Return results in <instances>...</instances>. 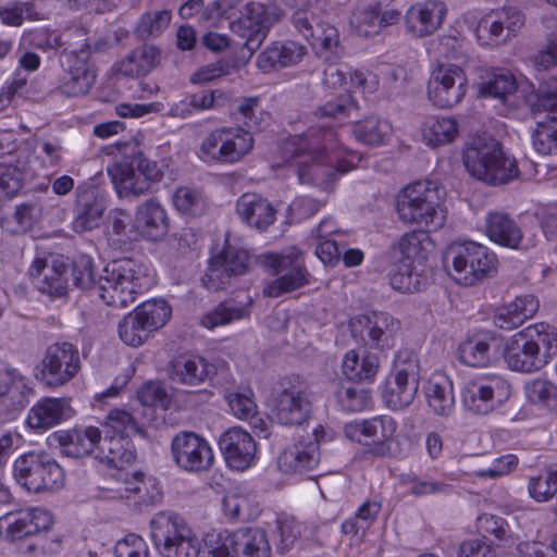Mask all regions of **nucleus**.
<instances>
[{"mask_svg":"<svg viewBox=\"0 0 557 557\" xmlns=\"http://www.w3.org/2000/svg\"><path fill=\"white\" fill-rule=\"evenodd\" d=\"M96 459L109 467L122 469L135 461L136 454L128 437L106 434L98 444Z\"/></svg>","mask_w":557,"mask_h":557,"instance_id":"nucleus-40","label":"nucleus"},{"mask_svg":"<svg viewBox=\"0 0 557 557\" xmlns=\"http://www.w3.org/2000/svg\"><path fill=\"white\" fill-rule=\"evenodd\" d=\"M318 146L309 134L290 137L282 143L284 162H295L300 183H321L320 174L331 173L330 169L317 163Z\"/></svg>","mask_w":557,"mask_h":557,"instance_id":"nucleus-22","label":"nucleus"},{"mask_svg":"<svg viewBox=\"0 0 557 557\" xmlns=\"http://www.w3.org/2000/svg\"><path fill=\"white\" fill-rule=\"evenodd\" d=\"M517 89L516 77L506 70L492 71L486 79L480 84V95L483 97H493L507 103L508 97Z\"/></svg>","mask_w":557,"mask_h":557,"instance_id":"nucleus-50","label":"nucleus"},{"mask_svg":"<svg viewBox=\"0 0 557 557\" xmlns=\"http://www.w3.org/2000/svg\"><path fill=\"white\" fill-rule=\"evenodd\" d=\"M150 533L162 557H198L200 543L175 512L160 511L150 520Z\"/></svg>","mask_w":557,"mask_h":557,"instance_id":"nucleus-7","label":"nucleus"},{"mask_svg":"<svg viewBox=\"0 0 557 557\" xmlns=\"http://www.w3.org/2000/svg\"><path fill=\"white\" fill-rule=\"evenodd\" d=\"M134 311L152 333L166 324L172 309L164 299H151L140 304Z\"/></svg>","mask_w":557,"mask_h":557,"instance_id":"nucleus-53","label":"nucleus"},{"mask_svg":"<svg viewBox=\"0 0 557 557\" xmlns=\"http://www.w3.org/2000/svg\"><path fill=\"white\" fill-rule=\"evenodd\" d=\"M494 337L488 333L476 334L459 345V360L470 367H484L491 362V343Z\"/></svg>","mask_w":557,"mask_h":557,"instance_id":"nucleus-47","label":"nucleus"},{"mask_svg":"<svg viewBox=\"0 0 557 557\" xmlns=\"http://www.w3.org/2000/svg\"><path fill=\"white\" fill-rule=\"evenodd\" d=\"M307 48L293 40L275 41L257 58V66L263 73H272L301 62Z\"/></svg>","mask_w":557,"mask_h":557,"instance_id":"nucleus-31","label":"nucleus"},{"mask_svg":"<svg viewBox=\"0 0 557 557\" xmlns=\"http://www.w3.org/2000/svg\"><path fill=\"white\" fill-rule=\"evenodd\" d=\"M162 52L153 45H141L133 49L116 66L120 74L138 78L148 75L161 62Z\"/></svg>","mask_w":557,"mask_h":557,"instance_id":"nucleus-39","label":"nucleus"},{"mask_svg":"<svg viewBox=\"0 0 557 557\" xmlns=\"http://www.w3.org/2000/svg\"><path fill=\"white\" fill-rule=\"evenodd\" d=\"M171 453L175 465L181 470L190 473L208 471L214 461L210 444L195 432L177 433L172 438Z\"/></svg>","mask_w":557,"mask_h":557,"instance_id":"nucleus-20","label":"nucleus"},{"mask_svg":"<svg viewBox=\"0 0 557 557\" xmlns=\"http://www.w3.org/2000/svg\"><path fill=\"white\" fill-rule=\"evenodd\" d=\"M85 34L77 29L69 34H59L48 28H37L25 32L23 34L22 41L25 46L30 48L48 51L58 50L62 47H69L70 44H73L70 40L72 37L82 38V40H85L83 38Z\"/></svg>","mask_w":557,"mask_h":557,"instance_id":"nucleus-45","label":"nucleus"},{"mask_svg":"<svg viewBox=\"0 0 557 557\" xmlns=\"http://www.w3.org/2000/svg\"><path fill=\"white\" fill-rule=\"evenodd\" d=\"M91 49L89 44L79 47L70 44L63 48L60 64L64 71L57 89L65 97H81L88 94L96 79V73L89 63Z\"/></svg>","mask_w":557,"mask_h":557,"instance_id":"nucleus-12","label":"nucleus"},{"mask_svg":"<svg viewBox=\"0 0 557 557\" xmlns=\"http://www.w3.org/2000/svg\"><path fill=\"white\" fill-rule=\"evenodd\" d=\"M253 148L249 131L223 127L212 131L201 143L200 158L208 163L233 164Z\"/></svg>","mask_w":557,"mask_h":557,"instance_id":"nucleus-14","label":"nucleus"},{"mask_svg":"<svg viewBox=\"0 0 557 557\" xmlns=\"http://www.w3.org/2000/svg\"><path fill=\"white\" fill-rule=\"evenodd\" d=\"M0 524L5 527L7 539L15 542L47 532L53 524V518L46 509L29 508L4 515Z\"/></svg>","mask_w":557,"mask_h":557,"instance_id":"nucleus-25","label":"nucleus"},{"mask_svg":"<svg viewBox=\"0 0 557 557\" xmlns=\"http://www.w3.org/2000/svg\"><path fill=\"white\" fill-rule=\"evenodd\" d=\"M392 131L391 124L377 116H368L354 125L355 137L370 146H379L384 143Z\"/></svg>","mask_w":557,"mask_h":557,"instance_id":"nucleus-52","label":"nucleus"},{"mask_svg":"<svg viewBox=\"0 0 557 557\" xmlns=\"http://www.w3.org/2000/svg\"><path fill=\"white\" fill-rule=\"evenodd\" d=\"M104 202L94 189L78 193L75 205V218L72 226L76 233H85L100 225Z\"/></svg>","mask_w":557,"mask_h":557,"instance_id":"nucleus-38","label":"nucleus"},{"mask_svg":"<svg viewBox=\"0 0 557 557\" xmlns=\"http://www.w3.org/2000/svg\"><path fill=\"white\" fill-rule=\"evenodd\" d=\"M175 208L187 215H200L206 208V201L201 193L188 187L178 188L173 196Z\"/></svg>","mask_w":557,"mask_h":557,"instance_id":"nucleus-60","label":"nucleus"},{"mask_svg":"<svg viewBox=\"0 0 557 557\" xmlns=\"http://www.w3.org/2000/svg\"><path fill=\"white\" fill-rule=\"evenodd\" d=\"M72 276L76 287L96 288L99 297L114 308H125L134 304L149 284L141 267L128 258L108 263L96 280L92 259L87 255H78L73 261Z\"/></svg>","mask_w":557,"mask_h":557,"instance_id":"nucleus-1","label":"nucleus"},{"mask_svg":"<svg viewBox=\"0 0 557 557\" xmlns=\"http://www.w3.org/2000/svg\"><path fill=\"white\" fill-rule=\"evenodd\" d=\"M444 263L451 265L449 274L461 285L471 286L493 276L497 271V257L486 246L475 242L450 244L444 252Z\"/></svg>","mask_w":557,"mask_h":557,"instance_id":"nucleus-6","label":"nucleus"},{"mask_svg":"<svg viewBox=\"0 0 557 557\" xmlns=\"http://www.w3.org/2000/svg\"><path fill=\"white\" fill-rule=\"evenodd\" d=\"M419 383L420 364L417 355L410 350H400L383 392L386 406L392 410L408 407L418 393Z\"/></svg>","mask_w":557,"mask_h":557,"instance_id":"nucleus-11","label":"nucleus"},{"mask_svg":"<svg viewBox=\"0 0 557 557\" xmlns=\"http://www.w3.org/2000/svg\"><path fill=\"white\" fill-rule=\"evenodd\" d=\"M478 523L481 531L495 536L497 541L504 544L513 543V535L508 522L504 518L484 513L479 517Z\"/></svg>","mask_w":557,"mask_h":557,"instance_id":"nucleus-63","label":"nucleus"},{"mask_svg":"<svg viewBox=\"0 0 557 557\" xmlns=\"http://www.w3.org/2000/svg\"><path fill=\"white\" fill-rule=\"evenodd\" d=\"M433 249V243L428 232L414 230L406 232L393 243L389 249L391 258L399 263L412 264L425 261Z\"/></svg>","mask_w":557,"mask_h":557,"instance_id":"nucleus-32","label":"nucleus"},{"mask_svg":"<svg viewBox=\"0 0 557 557\" xmlns=\"http://www.w3.org/2000/svg\"><path fill=\"white\" fill-rule=\"evenodd\" d=\"M388 277L392 288L403 294H411L420 289L418 275L412 272V264L395 261Z\"/></svg>","mask_w":557,"mask_h":557,"instance_id":"nucleus-59","label":"nucleus"},{"mask_svg":"<svg viewBox=\"0 0 557 557\" xmlns=\"http://www.w3.org/2000/svg\"><path fill=\"white\" fill-rule=\"evenodd\" d=\"M320 449L317 441L298 442L285 448L277 458L278 469L288 474L306 473L318 467Z\"/></svg>","mask_w":557,"mask_h":557,"instance_id":"nucleus-33","label":"nucleus"},{"mask_svg":"<svg viewBox=\"0 0 557 557\" xmlns=\"http://www.w3.org/2000/svg\"><path fill=\"white\" fill-rule=\"evenodd\" d=\"M62 451L73 458H83L92 456L96 459L98 444L101 441V431L95 426H88L84 430H72L67 432L54 433Z\"/></svg>","mask_w":557,"mask_h":557,"instance_id":"nucleus-36","label":"nucleus"},{"mask_svg":"<svg viewBox=\"0 0 557 557\" xmlns=\"http://www.w3.org/2000/svg\"><path fill=\"white\" fill-rule=\"evenodd\" d=\"M120 158L108 168L120 197H138L162 178L157 162L148 160L137 144H117Z\"/></svg>","mask_w":557,"mask_h":557,"instance_id":"nucleus-4","label":"nucleus"},{"mask_svg":"<svg viewBox=\"0 0 557 557\" xmlns=\"http://www.w3.org/2000/svg\"><path fill=\"white\" fill-rule=\"evenodd\" d=\"M467 83L465 71L459 65L440 63L428 83L429 99L438 108H451L465 97Z\"/></svg>","mask_w":557,"mask_h":557,"instance_id":"nucleus-21","label":"nucleus"},{"mask_svg":"<svg viewBox=\"0 0 557 557\" xmlns=\"http://www.w3.org/2000/svg\"><path fill=\"white\" fill-rule=\"evenodd\" d=\"M82 368L78 348L70 342L50 344L41 360V380L50 387L72 381Z\"/></svg>","mask_w":557,"mask_h":557,"instance_id":"nucleus-17","label":"nucleus"},{"mask_svg":"<svg viewBox=\"0 0 557 557\" xmlns=\"http://www.w3.org/2000/svg\"><path fill=\"white\" fill-rule=\"evenodd\" d=\"M134 227L149 240L163 238L169 231L165 210L153 199L145 201L137 208Z\"/></svg>","mask_w":557,"mask_h":557,"instance_id":"nucleus-35","label":"nucleus"},{"mask_svg":"<svg viewBox=\"0 0 557 557\" xmlns=\"http://www.w3.org/2000/svg\"><path fill=\"white\" fill-rule=\"evenodd\" d=\"M249 270V252L231 244L226 238L222 246L216 245L212 248L202 283L211 290L223 289L234 277L242 276Z\"/></svg>","mask_w":557,"mask_h":557,"instance_id":"nucleus-13","label":"nucleus"},{"mask_svg":"<svg viewBox=\"0 0 557 557\" xmlns=\"http://www.w3.org/2000/svg\"><path fill=\"white\" fill-rule=\"evenodd\" d=\"M336 398L342 409L349 412L361 411L370 403L369 392L354 382L342 384L336 391Z\"/></svg>","mask_w":557,"mask_h":557,"instance_id":"nucleus-54","label":"nucleus"},{"mask_svg":"<svg viewBox=\"0 0 557 557\" xmlns=\"http://www.w3.org/2000/svg\"><path fill=\"white\" fill-rule=\"evenodd\" d=\"M74 411L69 398H44L30 410L27 424L30 429L46 431L71 418Z\"/></svg>","mask_w":557,"mask_h":557,"instance_id":"nucleus-34","label":"nucleus"},{"mask_svg":"<svg viewBox=\"0 0 557 557\" xmlns=\"http://www.w3.org/2000/svg\"><path fill=\"white\" fill-rule=\"evenodd\" d=\"M16 482L29 492L55 491L63 486L64 471L46 453H26L13 465Z\"/></svg>","mask_w":557,"mask_h":557,"instance_id":"nucleus-10","label":"nucleus"},{"mask_svg":"<svg viewBox=\"0 0 557 557\" xmlns=\"http://www.w3.org/2000/svg\"><path fill=\"white\" fill-rule=\"evenodd\" d=\"M310 44L318 57L330 63L337 62L346 53L338 29L331 24L322 23L318 25Z\"/></svg>","mask_w":557,"mask_h":557,"instance_id":"nucleus-44","label":"nucleus"},{"mask_svg":"<svg viewBox=\"0 0 557 557\" xmlns=\"http://www.w3.org/2000/svg\"><path fill=\"white\" fill-rule=\"evenodd\" d=\"M528 399L549 410H557V385L547 380L535 379L525 385Z\"/></svg>","mask_w":557,"mask_h":557,"instance_id":"nucleus-55","label":"nucleus"},{"mask_svg":"<svg viewBox=\"0 0 557 557\" xmlns=\"http://www.w3.org/2000/svg\"><path fill=\"white\" fill-rule=\"evenodd\" d=\"M282 10L260 2H248L240 15L230 23L233 33L244 38V49L251 55L267 38L270 28L281 20Z\"/></svg>","mask_w":557,"mask_h":557,"instance_id":"nucleus-15","label":"nucleus"},{"mask_svg":"<svg viewBox=\"0 0 557 557\" xmlns=\"http://www.w3.org/2000/svg\"><path fill=\"white\" fill-rule=\"evenodd\" d=\"M457 134L458 124L453 117L431 116L424 122L422 128L423 140L434 148L450 144Z\"/></svg>","mask_w":557,"mask_h":557,"instance_id":"nucleus-48","label":"nucleus"},{"mask_svg":"<svg viewBox=\"0 0 557 557\" xmlns=\"http://www.w3.org/2000/svg\"><path fill=\"white\" fill-rule=\"evenodd\" d=\"M29 152L25 149L0 156V199L15 196L23 187Z\"/></svg>","mask_w":557,"mask_h":557,"instance_id":"nucleus-30","label":"nucleus"},{"mask_svg":"<svg viewBox=\"0 0 557 557\" xmlns=\"http://www.w3.org/2000/svg\"><path fill=\"white\" fill-rule=\"evenodd\" d=\"M150 334V331L135 311L125 315L119 324L120 338L126 345L133 347L140 346Z\"/></svg>","mask_w":557,"mask_h":557,"instance_id":"nucleus-56","label":"nucleus"},{"mask_svg":"<svg viewBox=\"0 0 557 557\" xmlns=\"http://www.w3.org/2000/svg\"><path fill=\"white\" fill-rule=\"evenodd\" d=\"M310 137L312 143L318 146L317 163L331 170V173L320 174L322 181L321 183H315L317 185H322L327 181H333L337 172L346 173L354 166L351 161L338 160L337 157H333L332 154H334V151H331V154L325 153L326 150L334 149L336 134L333 129H324L321 140L318 137H315L313 133H310Z\"/></svg>","mask_w":557,"mask_h":557,"instance_id":"nucleus-42","label":"nucleus"},{"mask_svg":"<svg viewBox=\"0 0 557 557\" xmlns=\"http://www.w3.org/2000/svg\"><path fill=\"white\" fill-rule=\"evenodd\" d=\"M529 493L537 502H547L557 495V471H547L530 479Z\"/></svg>","mask_w":557,"mask_h":557,"instance_id":"nucleus-62","label":"nucleus"},{"mask_svg":"<svg viewBox=\"0 0 557 557\" xmlns=\"http://www.w3.org/2000/svg\"><path fill=\"white\" fill-rule=\"evenodd\" d=\"M555 122L541 121L532 133L534 149L544 156L557 153V125Z\"/></svg>","mask_w":557,"mask_h":557,"instance_id":"nucleus-58","label":"nucleus"},{"mask_svg":"<svg viewBox=\"0 0 557 557\" xmlns=\"http://www.w3.org/2000/svg\"><path fill=\"white\" fill-rule=\"evenodd\" d=\"M205 545L213 557H271L272 552L267 533L257 528L209 532Z\"/></svg>","mask_w":557,"mask_h":557,"instance_id":"nucleus-8","label":"nucleus"},{"mask_svg":"<svg viewBox=\"0 0 557 557\" xmlns=\"http://www.w3.org/2000/svg\"><path fill=\"white\" fill-rule=\"evenodd\" d=\"M349 327L351 335L366 346L384 350L394 345L400 322L387 312L372 311L354 317Z\"/></svg>","mask_w":557,"mask_h":557,"instance_id":"nucleus-19","label":"nucleus"},{"mask_svg":"<svg viewBox=\"0 0 557 557\" xmlns=\"http://www.w3.org/2000/svg\"><path fill=\"white\" fill-rule=\"evenodd\" d=\"M251 299L247 297L246 301L235 299L225 300L219 304L203 319L202 324L208 329H214L244 319L250 314Z\"/></svg>","mask_w":557,"mask_h":557,"instance_id":"nucleus-46","label":"nucleus"},{"mask_svg":"<svg viewBox=\"0 0 557 557\" xmlns=\"http://www.w3.org/2000/svg\"><path fill=\"white\" fill-rule=\"evenodd\" d=\"M524 24L523 14L515 8H504L494 16H485L479 24L480 37L485 36L490 44L502 45L515 37Z\"/></svg>","mask_w":557,"mask_h":557,"instance_id":"nucleus-28","label":"nucleus"},{"mask_svg":"<svg viewBox=\"0 0 557 557\" xmlns=\"http://www.w3.org/2000/svg\"><path fill=\"white\" fill-rule=\"evenodd\" d=\"M219 446L227 465L236 470L247 469L257 451L252 436L240 428L224 432L220 436Z\"/></svg>","mask_w":557,"mask_h":557,"instance_id":"nucleus-27","label":"nucleus"},{"mask_svg":"<svg viewBox=\"0 0 557 557\" xmlns=\"http://www.w3.org/2000/svg\"><path fill=\"white\" fill-rule=\"evenodd\" d=\"M262 262L270 273L276 275L263 290L268 297L277 298L309 284L310 273L305 265L304 256L295 247L281 253L264 255Z\"/></svg>","mask_w":557,"mask_h":557,"instance_id":"nucleus-9","label":"nucleus"},{"mask_svg":"<svg viewBox=\"0 0 557 557\" xmlns=\"http://www.w3.org/2000/svg\"><path fill=\"white\" fill-rule=\"evenodd\" d=\"M312 413V401L300 386L283 388L274 399L273 414L282 425H302Z\"/></svg>","mask_w":557,"mask_h":557,"instance_id":"nucleus-24","label":"nucleus"},{"mask_svg":"<svg viewBox=\"0 0 557 557\" xmlns=\"http://www.w3.org/2000/svg\"><path fill=\"white\" fill-rule=\"evenodd\" d=\"M69 270L63 260L37 258L29 268V276L35 287L50 298L64 297L69 287Z\"/></svg>","mask_w":557,"mask_h":557,"instance_id":"nucleus-26","label":"nucleus"},{"mask_svg":"<svg viewBox=\"0 0 557 557\" xmlns=\"http://www.w3.org/2000/svg\"><path fill=\"white\" fill-rule=\"evenodd\" d=\"M358 110V104L352 97L349 94H344L317 108L314 114L319 117L342 119L350 116Z\"/></svg>","mask_w":557,"mask_h":557,"instance_id":"nucleus-61","label":"nucleus"},{"mask_svg":"<svg viewBox=\"0 0 557 557\" xmlns=\"http://www.w3.org/2000/svg\"><path fill=\"white\" fill-rule=\"evenodd\" d=\"M116 494L123 499H134L136 503L153 505L161 499V493L153 488L148 491V484L140 472L133 473L132 478H126L123 484L117 487Z\"/></svg>","mask_w":557,"mask_h":557,"instance_id":"nucleus-51","label":"nucleus"},{"mask_svg":"<svg viewBox=\"0 0 557 557\" xmlns=\"http://www.w3.org/2000/svg\"><path fill=\"white\" fill-rule=\"evenodd\" d=\"M557 355V333L545 323L530 325L506 343L504 360L512 371L533 373Z\"/></svg>","mask_w":557,"mask_h":557,"instance_id":"nucleus-2","label":"nucleus"},{"mask_svg":"<svg viewBox=\"0 0 557 557\" xmlns=\"http://www.w3.org/2000/svg\"><path fill=\"white\" fill-rule=\"evenodd\" d=\"M106 426L113 430V435H124L141 433V429L133 416L122 409L111 410L106 420Z\"/></svg>","mask_w":557,"mask_h":557,"instance_id":"nucleus-64","label":"nucleus"},{"mask_svg":"<svg viewBox=\"0 0 557 557\" xmlns=\"http://www.w3.org/2000/svg\"><path fill=\"white\" fill-rule=\"evenodd\" d=\"M485 230L488 238L500 246L518 249L523 239L520 226L505 212L495 211L487 214Z\"/></svg>","mask_w":557,"mask_h":557,"instance_id":"nucleus-41","label":"nucleus"},{"mask_svg":"<svg viewBox=\"0 0 557 557\" xmlns=\"http://www.w3.org/2000/svg\"><path fill=\"white\" fill-rule=\"evenodd\" d=\"M25 387L22 379L14 369L9 368L0 361V404L16 411V391Z\"/></svg>","mask_w":557,"mask_h":557,"instance_id":"nucleus-57","label":"nucleus"},{"mask_svg":"<svg viewBox=\"0 0 557 557\" xmlns=\"http://www.w3.org/2000/svg\"><path fill=\"white\" fill-rule=\"evenodd\" d=\"M166 372L174 386L191 392L210 382L216 374V368L199 355L182 354L170 360Z\"/></svg>","mask_w":557,"mask_h":557,"instance_id":"nucleus-23","label":"nucleus"},{"mask_svg":"<svg viewBox=\"0 0 557 557\" xmlns=\"http://www.w3.org/2000/svg\"><path fill=\"white\" fill-rule=\"evenodd\" d=\"M463 163L471 176L493 186L507 184L520 173L516 159L493 137L473 138L463 152Z\"/></svg>","mask_w":557,"mask_h":557,"instance_id":"nucleus-3","label":"nucleus"},{"mask_svg":"<svg viewBox=\"0 0 557 557\" xmlns=\"http://www.w3.org/2000/svg\"><path fill=\"white\" fill-rule=\"evenodd\" d=\"M447 13L444 2L428 0L410 7L405 15V24L409 33L417 37H426L436 32Z\"/></svg>","mask_w":557,"mask_h":557,"instance_id":"nucleus-29","label":"nucleus"},{"mask_svg":"<svg viewBox=\"0 0 557 557\" xmlns=\"http://www.w3.org/2000/svg\"><path fill=\"white\" fill-rule=\"evenodd\" d=\"M236 211L249 226L264 231L275 221L273 206L257 194H244L236 202Z\"/></svg>","mask_w":557,"mask_h":557,"instance_id":"nucleus-37","label":"nucleus"},{"mask_svg":"<svg viewBox=\"0 0 557 557\" xmlns=\"http://www.w3.org/2000/svg\"><path fill=\"white\" fill-rule=\"evenodd\" d=\"M379 370V358L375 355L367 354L360 356L350 350L343 360V373L347 380L357 383L372 380Z\"/></svg>","mask_w":557,"mask_h":557,"instance_id":"nucleus-49","label":"nucleus"},{"mask_svg":"<svg viewBox=\"0 0 557 557\" xmlns=\"http://www.w3.org/2000/svg\"><path fill=\"white\" fill-rule=\"evenodd\" d=\"M397 422L389 416H377L371 419L354 420L345 424V435L370 447L369 453L375 457L391 454V443L395 438Z\"/></svg>","mask_w":557,"mask_h":557,"instance_id":"nucleus-18","label":"nucleus"},{"mask_svg":"<svg viewBox=\"0 0 557 557\" xmlns=\"http://www.w3.org/2000/svg\"><path fill=\"white\" fill-rule=\"evenodd\" d=\"M511 385L498 375L479 377L468 382L461 391L466 410L474 414H487L508 400Z\"/></svg>","mask_w":557,"mask_h":557,"instance_id":"nucleus-16","label":"nucleus"},{"mask_svg":"<svg viewBox=\"0 0 557 557\" xmlns=\"http://www.w3.org/2000/svg\"><path fill=\"white\" fill-rule=\"evenodd\" d=\"M425 396L429 407L436 416L448 417L455 407L453 383L444 374H434L428 381Z\"/></svg>","mask_w":557,"mask_h":557,"instance_id":"nucleus-43","label":"nucleus"},{"mask_svg":"<svg viewBox=\"0 0 557 557\" xmlns=\"http://www.w3.org/2000/svg\"><path fill=\"white\" fill-rule=\"evenodd\" d=\"M396 212L404 224L434 230L444 225L441 208V188L434 181H417L404 187L396 196Z\"/></svg>","mask_w":557,"mask_h":557,"instance_id":"nucleus-5","label":"nucleus"}]
</instances>
